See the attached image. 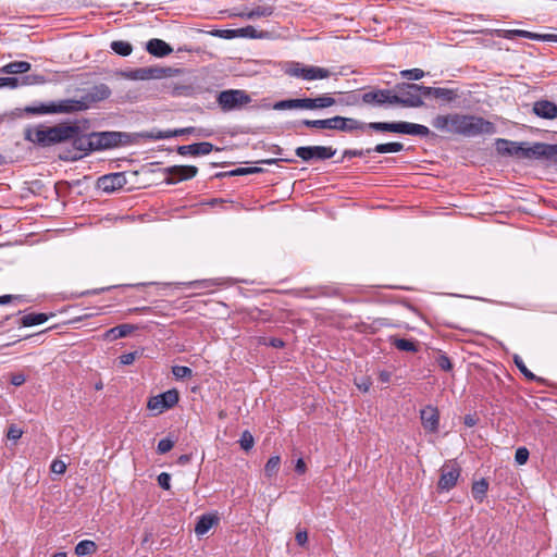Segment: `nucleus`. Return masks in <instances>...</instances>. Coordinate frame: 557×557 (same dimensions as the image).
I'll use <instances>...</instances> for the list:
<instances>
[{"instance_id": "49", "label": "nucleus", "mask_w": 557, "mask_h": 557, "mask_svg": "<svg viewBox=\"0 0 557 557\" xmlns=\"http://www.w3.org/2000/svg\"><path fill=\"white\" fill-rule=\"evenodd\" d=\"M253 436L251 435V433L249 431H244L242 436H240V440H239V444H240V447L248 451L249 449L252 448L253 446Z\"/></svg>"}, {"instance_id": "46", "label": "nucleus", "mask_w": 557, "mask_h": 557, "mask_svg": "<svg viewBox=\"0 0 557 557\" xmlns=\"http://www.w3.org/2000/svg\"><path fill=\"white\" fill-rule=\"evenodd\" d=\"M47 81L44 75L39 74H30L26 75L22 78L21 84L22 85H41L45 84Z\"/></svg>"}, {"instance_id": "23", "label": "nucleus", "mask_w": 557, "mask_h": 557, "mask_svg": "<svg viewBox=\"0 0 557 557\" xmlns=\"http://www.w3.org/2000/svg\"><path fill=\"white\" fill-rule=\"evenodd\" d=\"M533 112L543 119L553 120L557 116V106L548 100L534 102Z\"/></svg>"}, {"instance_id": "10", "label": "nucleus", "mask_w": 557, "mask_h": 557, "mask_svg": "<svg viewBox=\"0 0 557 557\" xmlns=\"http://www.w3.org/2000/svg\"><path fill=\"white\" fill-rule=\"evenodd\" d=\"M440 471L441 476L437 483V488L441 492H448L457 484L461 474V468L455 460H449L441 467Z\"/></svg>"}, {"instance_id": "53", "label": "nucleus", "mask_w": 557, "mask_h": 557, "mask_svg": "<svg viewBox=\"0 0 557 557\" xmlns=\"http://www.w3.org/2000/svg\"><path fill=\"white\" fill-rule=\"evenodd\" d=\"M296 126H306L308 128L322 129V120H301Z\"/></svg>"}, {"instance_id": "64", "label": "nucleus", "mask_w": 557, "mask_h": 557, "mask_svg": "<svg viewBox=\"0 0 557 557\" xmlns=\"http://www.w3.org/2000/svg\"><path fill=\"white\" fill-rule=\"evenodd\" d=\"M307 470L306 463L302 458H299L295 465V471L299 474H304Z\"/></svg>"}, {"instance_id": "47", "label": "nucleus", "mask_w": 557, "mask_h": 557, "mask_svg": "<svg viewBox=\"0 0 557 557\" xmlns=\"http://www.w3.org/2000/svg\"><path fill=\"white\" fill-rule=\"evenodd\" d=\"M371 152H374L373 148H368L366 150H363V149H345L343 151L342 160L346 159V158L363 157Z\"/></svg>"}, {"instance_id": "55", "label": "nucleus", "mask_w": 557, "mask_h": 557, "mask_svg": "<svg viewBox=\"0 0 557 557\" xmlns=\"http://www.w3.org/2000/svg\"><path fill=\"white\" fill-rule=\"evenodd\" d=\"M530 39L537 41H557L556 34H536L531 32Z\"/></svg>"}, {"instance_id": "27", "label": "nucleus", "mask_w": 557, "mask_h": 557, "mask_svg": "<svg viewBox=\"0 0 557 557\" xmlns=\"http://www.w3.org/2000/svg\"><path fill=\"white\" fill-rule=\"evenodd\" d=\"M136 329L135 325L132 324H120L108 330L104 333V338L108 341H115L117 338H122L131 334Z\"/></svg>"}, {"instance_id": "6", "label": "nucleus", "mask_w": 557, "mask_h": 557, "mask_svg": "<svg viewBox=\"0 0 557 557\" xmlns=\"http://www.w3.org/2000/svg\"><path fill=\"white\" fill-rule=\"evenodd\" d=\"M250 102V95L243 89H226L220 91L216 96V103L224 112L239 110Z\"/></svg>"}, {"instance_id": "31", "label": "nucleus", "mask_w": 557, "mask_h": 557, "mask_svg": "<svg viewBox=\"0 0 557 557\" xmlns=\"http://www.w3.org/2000/svg\"><path fill=\"white\" fill-rule=\"evenodd\" d=\"M487 491L488 482L485 479H481L479 481L473 482L471 487L472 496L479 503H482L484 500Z\"/></svg>"}, {"instance_id": "59", "label": "nucleus", "mask_w": 557, "mask_h": 557, "mask_svg": "<svg viewBox=\"0 0 557 557\" xmlns=\"http://www.w3.org/2000/svg\"><path fill=\"white\" fill-rule=\"evenodd\" d=\"M23 431L16 425H11L8 430L7 436L11 441H17L22 437Z\"/></svg>"}, {"instance_id": "29", "label": "nucleus", "mask_w": 557, "mask_h": 557, "mask_svg": "<svg viewBox=\"0 0 557 557\" xmlns=\"http://www.w3.org/2000/svg\"><path fill=\"white\" fill-rule=\"evenodd\" d=\"M331 76V71L325 67L307 65L305 69V81L324 79Z\"/></svg>"}, {"instance_id": "33", "label": "nucleus", "mask_w": 557, "mask_h": 557, "mask_svg": "<svg viewBox=\"0 0 557 557\" xmlns=\"http://www.w3.org/2000/svg\"><path fill=\"white\" fill-rule=\"evenodd\" d=\"M48 320L46 313H28L22 318L23 326H34L45 323Z\"/></svg>"}, {"instance_id": "28", "label": "nucleus", "mask_w": 557, "mask_h": 557, "mask_svg": "<svg viewBox=\"0 0 557 557\" xmlns=\"http://www.w3.org/2000/svg\"><path fill=\"white\" fill-rule=\"evenodd\" d=\"M273 109L278 111L292 109L307 110V98L281 100L274 103Z\"/></svg>"}, {"instance_id": "12", "label": "nucleus", "mask_w": 557, "mask_h": 557, "mask_svg": "<svg viewBox=\"0 0 557 557\" xmlns=\"http://www.w3.org/2000/svg\"><path fill=\"white\" fill-rule=\"evenodd\" d=\"M178 399V392L176 389H169L162 394L150 397L147 407L149 410L162 413L164 410L175 406Z\"/></svg>"}, {"instance_id": "43", "label": "nucleus", "mask_w": 557, "mask_h": 557, "mask_svg": "<svg viewBox=\"0 0 557 557\" xmlns=\"http://www.w3.org/2000/svg\"><path fill=\"white\" fill-rule=\"evenodd\" d=\"M187 134H195L197 136H208L209 134L205 133V131L202 128H196L194 126H189V127H184V128H176V129H173L172 132V135L174 137H177V136H182V135H187Z\"/></svg>"}, {"instance_id": "3", "label": "nucleus", "mask_w": 557, "mask_h": 557, "mask_svg": "<svg viewBox=\"0 0 557 557\" xmlns=\"http://www.w3.org/2000/svg\"><path fill=\"white\" fill-rule=\"evenodd\" d=\"M495 146L497 152L502 156L515 157L517 159L541 160L542 143L528 146L527 143L498 138Z\"/></svg>"}, {"instance_id": "30", "label": "nucleus", "mask_w": 557, "mask_h": 557, "mask_svg": "<svg viewBox=\"0 0 557 557\" xmlns=\"http://www.w3.org/2000/svg\"><path fill=\"white\" fill-rule=\"evenodd\" d=\"M30 63L26 61H14L3 65L0 69V73L3 74H22L27 73L30 70Z\"/></svg>"}, {"instance_id": "20", "label": "nucleus", "mask_w": 557, "mask_h": 557, "mask_svg": "<svg viewBox=\"0 0 557 557\" xmlns=\"http://www.w3.org/2000/svg\"><path fill=\"white\" fill-rule=\"evenodd\" d=\"M335 116V131L341 132H354V131H364L368 128V123L360 122L352 117H345L341 115Z\"/></svg>"}, {"instance_id": "24", "label": "nucleus", "mask_w": 557, "mask_h": 557, "mask_svg": "<svg viewBox=\"0 0 557 557\" xmlns=\"http://www.w3.org/2000/svg\"><path fill=\"white\" fill-rule=\"evenodd\" d=\"M219 518L214 515H202L199 517L196 527L195 533L198 536L205 535L214 524H218Z\"/></svg>"}, {"instance_id": "60", "label": "nucleus", "mask_w": 557, "mask_h": 557, "mask_svg": "<svg viewBox=\"0 0 557 557\" xmlns=\"http://www.w3.org/2000/svg\"><path fill=\"white\" fill-rule=\"evenodd\" d=\"M22 85L20 79L16 77H0V87L9 86L12 88Z\"/></svg>"}, {"instance_id": "35", "label": "nucleus", "mask_w": 557, "mask_h": 557, "mask_svg": "<svg viewBox=\"0 0 557 557\" xmlns=\"http://www.w3.org/2000/svg\"><path fill=\"white\" fill-rule=\"evenodd\" d=\"M401 150H404V145L398 141L379 144L373 148V151L377 153H394Z\"/></svg>"}, {"instance_id": "42", "label": "nucleus", "mask_w": 557, "mask_h": 557, "mask_svg": "<svg viewBox=\"0 0 557 557\" xmlns=\"http://www.w3.org/2000/svg\"><path fill=\"white\" fill-rule=\"evenodd\" d=\"M513 362L517 366V368L520 370V372L530 381H537V376L533 374L523 362L522 358L518 355L513 357Z\"/></svg>"}, {"instance_id": "17", "label": "nucleus", "mask_w": 557, "mask_h": 557, "mask_svg": "<svg viewBox=\"0 0 557 557\" xmlns=\"http://www.w3.org/2000/svg\"><path fill=\"white\" fill-rule=\"evenodd\" d=\"M214 150V146L208 141L196 143L191 145H184L177 147V153L181 156H205ZM220 150V148H215Z\"/></svg>"}, {"instance_id": "16", "label": "nucleus", "mask_w": 557, "mask_h": 557, "mask_svg": "<svg viewBox=\"0 0 557 557\" xmlns=\"http://www.w3.org/2000/svg\"><path fill=\"white\" fill-rule=\"evenodd\" d=\"M126 182L124 173H111L99 177L97 185L103 191L112 193L123 188Z\"/></svg>"}, {"instance_id": "50", "label": "nucleus", "mask_w": 557, "mask_h": 557, "mask_svg": "<svg viewBox=\"0 0 557 557\" xmlns=\"http://www.w3.org/2000/svg\"><path fill=\"white\" fill-rule=\"evenodd\" d=\"M174 446V441L170 437H165L159 441L157 450L159 454H166Z\"/></svg>"}, {"instance_id": "45", "label": "nucleus", "mask_w": 557, "mask_h": 557, "mask_svg": "<svg viewBox=\"0 0 557 557\" xmlns=\"http://www.w3.org/2000/svg\"><path fill=\"white\" fill-rule=\"evenodd\" d=\"M435 362L443 371L449 372L453 370V363L446 354H440L436 357Z\"/></svg>"}, {"instance_id": "62", "label": "nucleus", "mask_w": 557, "mask_h": 557, "mask_svg": "<svg viewBox=\"0 0 557 557\" xmlns=\"http://www.w3.org/2000/svg\"><path fill=\"white\" fill-rule=\"evenodd\" d=\"M295 540L298 545L305 546L308 542V533L306 530H300L296 533Z\"/></svg>"}, {"instance_id": "26", "label": "nucleus", "mask_w": 557, "mask_h": 557, "mask_svg": "<svg viewBox=\"0 0 557 557\" xmlns=\"http://www.w3.org/2000/svg\"><path fill=\"white\" fill-rule=\"evenodd\" d=\"M336 103L335 98L330 95H321L315 98H307V110H318L332 107Z\"/></svg>"}, {"instance_id": "2", "label": "nucleus", "mask_w": 557, "mask_h": 557, "mask_svg": "<svg viewBox=\"0 0 557 557\" xmlns=\"http://www.w3.org/2000/svg\"><path fill=\"white\" fill-rule=\"evenodd\" d=\"M76 131V124L61 123L54 126L39 125L26 128L24 137L34 145L46 148L69 141Z\"/></svg>"}, {"instance_id": "1", "label": "nucleus", "mask_w": 557, "mask_h": 557, "mask_svg": "<svg viewBox=\"0 0 557 557\" xmlns=\"http://www.w3.org/2000/svg\"><path fill=\"white\" fill-rule=\"evenodd\" d=\"M432 126L441 132L474 137L478 135H492L496 132L495 125L476 115L451 113L438 114L432 120Z\"/></svg>"}, {"instance_id": "40", "label": "nucleus", "mask_w": 557, "mask_h": 557, "mask_svg": "<svg viewBox=\"0 0 557 557\" xmlns=\"http://www.w3.org/2000/svg\"><path fill=\"white\" fill-rule=\"evenodd\" d=\"M281 465L280 456H272L264 466V474L268 478L276 475Z\"/></svg>"}, {"instance_id": "39", "label": "nucleus", "mask_w": 557, "mask_h": 557, "mask_svg": "<svg viewBox=\"0 0 557 557\" xmlns=\"http://www.w3.org/2000/svg\"><path fill=\"white\" fill-rule=\"evenodd\" d=\"M392 344L399 350L416 352L418 351V346L413 341L406 338H393Z\"/></svg>"}, {"instance_id": "34", "label": "nucleus", "mask_w": 557, "mask_h": 557, "mask_svg": "<svg viewBox=\"0 0 557 557\" xmlns=\"http://www.w3.org/2000/svg\"><path fill=\"white\" fill-rule=\"evenodd\" d=\"M97 550V545L94 541L84 540L81 541L75 547V554L77 556L91 555Z\"/></svg>"}, {"instance_id": "7", "label": "nucleus", "mask_w": 557, "mask_h": 557, "mask_svg": "<svg viewBox=\"0 0 557 557\" xmlns=\"http://www.w3.org/2000/svg\"><path fill=\"white\" fill-rule=\"evenodd\" d=\"M94 138L96 150L112 149L137 143L134 134L123 132H95Z\"/></svg>"}, {"instance_id": "14", "label": "nucleus", "mask_w": 557, "mask_h": 557, "mask_svg": "<svg viewBox=\"0 0 557 557\" xmlns=\"http://www.w3.org/2000/svg\"><path fill=\"white\" fill-rule=\"evenodd\" d=\"M163 172L168 175L164 182L169 185H173L195 177L198 173V169L194 165H173L163 169Z\"/></svg>"}, {"instance_id": "44", "label": "nucleus", "mask_w": 557, "mask_h": 557, "mask_svg": "<svg viewBox=\"0 0 557 557\" xmlns=\"http://www.w3.org/2000/svg\"><path fill=\"white\" fill-rule=\"evenodd\" d=\"M172 373L177 380L189 379L193 376V370L185 366H174Z\"/></svg>"}, {"instance_id": "13", "label": "nucleus", "mask_w": 557, "mask_h": 557, "mask_svg": "<svg viewBox=\"0 0 557 557\" xmlns=\"http://www.w3.org/2000/svg\"><path fill=\"white\" fill-rule=\"evenodd\" d=\"M24 112L30 115H44V114H70L65 99L58 101H50L48 103H39L34 106H27L24 108Z\"/></svg>"}, {"instance_id": "18", "label": "nucleus", "mask_w": 557, "mask_h": 557, "mask_svg": "<svg viewBox=\"0 0 557 557\" xmlns=\"http://www.w3.org/2000/svg\"><path fill=\"white\" fill-rule=\"evenodd\" d=\"M421 423L429 432H436L440 425V413L437 408L426 406L420 411Z\"/></svg>"}, {"instance_id": "56", "label": "nucleus", "mask_w": 557, "mask_h": 557, "mask_svg": "<svg viewBox=\"0 0 557 557\" xmlns=\"http://www.w3.org/2000/svg\"><path fill=\"white\" fill-rule=\"evenodd\" d=\"M213 35L225 39H232L238 37V32L237 29H218Z\"/></svg>"}, {"instance_id": "41", "label": "nucleus", "mask_w": 557, "mask_h": 557, "mask_svg": "<svg viewBox=\"0 0 557 557\" xmlns=\"http://www.w3.org/2000/svg\"><path fill=\"white\" fill-rule=\"evenodd\" d=\"M238 36L248 37V38H264L268 36L267 32H258L253 26H246L243 28H238Z\"/></svg>"}, {"instance_id": "11", "label": "nucleus", "mask_w": 557, "mask_h": 557, "mask_svg": "<svg viewBox=\"0 0 557 557\" xmlns=\"http://www.w3.org/2000/svg\"><path fill=\"white\" fill-rule=\"evenodd\" d=\"M296 156L305 162L326 160L335 156L336 149L331 146H304L295 150Z\"/></svg>"}, {"instance_id": "48", "label": "nucleus", "mask_w": 557, "mask_h": 557, "mask_svg": "<svg viewBox=\"0 0 557 557\" xmlns=\"http://www.w3.org/2000/svg\"><path fill=\"white\" fill-rule=\"evenodd\" d=\"M400 75L410 81H419L424 76V72L421 69H411L401 71Z\"/></svg>"}, {"instance_id": "37", "label": "nucleus", "mask_w": 557, "mask_h": 557, "mask_svg": "<svg viewBox=\"0 0 557 557\" xmlns=\"http://www.w3.org/2000/svg\"><path fill=\"white\" fill-rule=\"evenodd\" d=\"M541 160H547L557 165V145L542 143Z\"/></svg>"}, {"instance_id": "4", "label": "nucleus", "mask_w": 557, "mask_h": 557, "mask_svg": "<svg viewBox=\"0 0 557 557\" xmlns=\"http://www.w3.org/2000/svg\"><path fill=\"white\" fill-rule=\"evenodd\" d=\"M368 128L372 129L374 132H382V133H396V134H405V135H413V136H420V137H426L431 134V131L429 127L405 122V121H398V122H370L368 123Z\"/></svg>"}, {"instance_id": "51", "label": "nucleus", "mask_w": 557, "mask_h": 557, "mask_svg": "<svg viewBox=\"0 0 557 557\" xmlns=\"http://www.w3.org/2000/svg\"><path fill=\"white\" fill-rule=\"evenodd\" d=\"M529 456H530V453L525 447H519L515 454V461L518 465L522 466V465L527 463Z\"/></svg>"}, {"instance_id": "58", "label": "nucleus", "mask_w": 557, "mask_h": 557, "mask_svg": "<svg viewBox=\"0 0 557 557\" xmlns=\"http://www.w3.org/2000/svg\"><path fill=\"white\" fill-rule=\"evenodd\" d=\"M50 469L55 474H63L66 470V465L64 461L55 459L52 461Z\"/></svg>"}, {"instance_id": "54", "label": "nucleus", "mask_w": 557, "mask_h": 557, "mask_svg": "<svg viewBox=\"0 0 557 557\" xmlns=\"http://www.w3.org/2000/svg\"><path fill=\"white\" fill-rule=\"evenodd\" d=\"M138 356H139L138 351H132V352L123 354L119 358L120 359V363L123 364V366L132 364L138 358Z\"/></svg>"}, {"instance_id": "19", "label": "nucleus", "mask_w": 557, "mask_h": 557, "mask_svg": "<svg viewBox=\"0 0 557 557\" xmlns=\"http://www.w3.org/2000/svg\"><path fill=\"white\" fill-rule=\"evenodd\" d=\"M176 72L177 70H173L172 67L151 66L137 70L136 77L139 79H159L170 77Z\"/></svg>"}, {"instance_id": "25", "label": "nucleus", "mask_w": 557, "mask_h": 557, "mask_svg": "<svg viewBox=\"0 0 557 557\" xmlns=\"http://www.w3.org/2000/svg\"><path fill=\"white\" fill-rule=\"evenodd\" d=\"M273 12H274V8L272 5L264 4V5H258V7L253 8L252 10H244L240 13H238L237 15L240 17L248 18V20H255V18H259V17L270 16L273 14Z\"/></svg>"}, {"instance_id": "22", "label": "nucleus", "mask_w": 557, "mask_h": 557, "mask_svg": "<svg viewBox=\"0 0 557 557\" xmlns=\"http://www.w3.org/2000/svg\"><path fill=\"white\" fill-rule=\"evenodd\" d=\"M422 95L424 97L442 99L445 102H453L458 96L454 89L429 86H424V88H422Z\"/></svg>"}, {"instance_id": "52", "label": "nucleus", "mask_w": 557, "mask_h": 557, "mask_svg": "<svg viewBox=\"0 0 557 557\" xmlns=\"http://www.w3.org/2000/svg\"><path fill=\"white\" fill-rule=\"evenodd\" d=\"M355 384L359 391L367 393V392H369V389L372 385V380L370 376H362L360 379H356Z\"/></svg>"}, {"instance_id": "63", "label": "nucleus", "mask_w": 557, "mask_h": 557, "mask_svg": "<svg viewBox=\"0 0 557 557\" xmlns=\"http://www.w3.org/2000/svg\"><path fill=\"white\" fill-rule=\"evenodd\" d=\"M334 121H335V116H332V117H329V119H323L322 120V129L335 131Z\"/></svg>"}, {"instance_id": "38", "label": "nucleus", "mask_w": 557, "mask_h": 557, "mask_svg": "<svg viewBox=\"0 0 557 557\" xmlns=\"http://www.w3.org/2000/svg\"><path fill=\"white\" fill-rule=\"evenodd\" d=\"M111 49L119 55L127 57L132 53L133 47L128 41L115 40L110 45Z\"/></svg>"}, {"instance_id": "21", "label": "nucleus", "mask_w": 557, "mask_h": 557, "mask_svg": "<svg viewBox=\"0 0 557 557\" xmlns=\"http://www.w3.org/2000/svg\"><path fill=\"white\" fill-rule=\"evenodd\" d=\"M146 50L157 58H164L173 52V49L169 44L158 38L148 40L146 44Z\"/></svg>"}, {"instance_id": "57", "label": "nucleus", "mask_w": 557, "mask_h": 557, "mask_svg": "<svg viewBox=\"0 0 557 557\" xmlns=\"http://www.w3.org/2000/svg\"><path fill=\"white\" fill-rule=\"evenodd\" d=\"M158 484L163 490H170L171 488V475L166 472H162L158 475Z\"/></svg>"}, {"instance_id": "32", "label": "nucleus", "mask_w": 557, "mask_h": 557, "mask_svg": "<svg viewBox=\"0 0 557 557\" xmlns=\"http://www.w3.org/2000/svg\"><path fill=\"white\" fill-rule=\"evenodd\" d=\"M172 132L173 129H168V131H156V129H152V131H149V132H143V133H137V134H134V137H135V140L137 141V138L141 137V138H147V139H168V138H172L174 137L172 135Z\"/></svg>"}, {"instance_id": "61", "label": "nucleus", "mask_w": 557, "mask_h": 557, "mask_svg": "<svg viewBox=\"0 0 557 557\" xmlns=\"http://www.w3.org/2000/svg\"><path fill=\"white\" fill-rule=\"evenodd\" d=\"M516 36L530 39L531 32L522 29H512L508 32V38H513Z\"/></svg>"}, {"instance_id": "15", "label": "nucleus", "mask_w": 557, "mask_h": 557, "mask_svg": "<svg viewBox=\"0 0 557 557\" xmlns=\"http://www.w3.org/2000/svg\"><path fill=\"white\" fill-rule=\"evenodd\" d=\"M393 98L394 91L392 89H372L361 96L363 103L376 107L394 106Z\"/></svg>"}, {"instance_id": "36", "label": "nucleus", "mask_w": 557, "mask_h": 557, "mask_svg": "<svg viewBox=\"0 0 557 557\" xmlns=\"http://www.w3.org/2000/svg\"><path fill=\"white\" fill-rule=\"evenodd\" d=\"M306 66L307 65H304L302 63L299 62H290L285 67V74H287L290 77L304 79Z\"/></svg>"}, {"instance_id": "5", "label": "nucleus", "mask_w": 557, "mask_h": 557, "mask_svg": "<svg viewBox=\"0 0 557 557\" xmlns=\"http://www.w3.org/2000/svg\"><path fill=\"white\" fill-rule=\"evenodd\" d=\"M111 89L106 84L95 85L89 88L81 99H65L69 113L85 111L90 108L92 103L100 102L110 97Z\"/></svg>"}, {"instance_id": "8", "label": "nucleus", "mask_w": 557, "mask_h": 557, "mask_svg": "<svg viewBox=\"0 0 557 557\" xmlns=\"http://www.w3.org/2000/svg\"><path fill=\"white\" fill-rule=\"evenodd\" d=\"M72 143L73 151L67 158L70 160H78L91 151H96L94 133L88 135L82 134L81 127L77 125V131L69 140Z\"/></svg>"}, {"instance_id": "9", "label": "nucleus", "mask_w": 557, "mask_h": 557, "mask_svg": "<svg viewBox=\"0 0 557 557\" xmlns=\"http://www.w3.org/2000/svg\"><path fill=\"white\" fill-rule=\"evenodd\" d=\"M406 89L401 92L400 96L394 92V106L398 104L406 108H420L424 104L422 97V88L423 85L418 84H406Z\"/></svg>"}]
</instances>
